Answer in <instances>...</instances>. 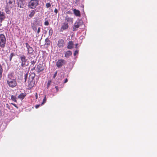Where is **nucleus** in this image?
Wrapping results in <instances>:
<instances>
[{
	"label": "nucleus",
	"instance_id": "f257e3e1",
	"mask_svg": "<svg viewBox=\"0 0 157 157\" xmlns=\"http://www.w3.org/2000/svg\"><path fill=\"white\" fill-rule=\"evenodd\" d=\"M7 84L10 87L13 88L17 85L16 80L12 75H8L6 80Z\"/></svg>",
	"mask_w": 157,
	"mask_h": 157
},
{
	"label": "nucleus",
	"instance_id": "a211bd4d",
	"mask_svg": "<svg viewBox=\"0 0 157 157\" xmlns=\"http://www.w3.org/2000/svg\"><path fill=\"white\" fill-rule=\"evenodd\" d=\"M35 75L34 72H30L29 76V80H34V78Z\"/></svg>",
	"mask_w": 157,
	"mask_h": 157
},
{
	"label": "nucleus",
	"instance_id": "4c0bfd02",
	"mask_svg": "<svg viewBox=\"0 0 157 157\" xmlns=\"http://www.w3.org/2000/svg\"><path fill=\"white\" fill-rule=\"evenodd\" d=\"M79 0H74V2L75 3V4H77V3L79 2Z\"/></svg>",
	"mask_w": 157,
	"mask_h": 157
},
{
	"label": "nucleus",
	"instance_id": "4be33fe9",
	"mask_svg": "<svg viewBox=\"0 0 157 157\" xmlns=\"http://www.w3.org/2000/svg\"><path fill=\"white\" fill-rule=\"evenodd\" d=\"M36 12V10H34L31 11L30 14L29 15V16L30 17H32L35 14Z\"/></svg>",
	"mask_w": 157,
	"mask_h": 157
},
{
	"label": "nucleus",
	"instance_id": "4468645a",
	"mask_svg": "<svg viewBox=\"0 0 157 157\" xmlns=\"http://www.w3.org/2000/svg\"><path fill=\"white\" fill-rule=\"evenodd\" d=\"M11 9V7L10 6H9V5L7 4L6 6L5 7V11L6 13L8 14H10L11 12L10 11V10Z\"/></svg>",
	"mask_w": 157,
	"mask_h": 157
},
{
	"label": "nucleus",
	"instance_id": "f8f14e48",
	"mask_svg": "<svg viewBox=\"0 0 157 157\" xmlns=\"http://www.w3.org/2000/svg\"><path fill=\"white\" fill-rule=\"evenodd\" d=\"M28 86L29 88H31L34 85L35 81L34 80H28Z\"/></svg>",
	"mask_w": 157,
	"mask_h": 157
},
{
	"label": "nucleus",
	"instance_id": "aec40b11",
	"mask_svg": "<svg viewBox=\"0 0 157 157\" xmlns=\"http://www.w3.org/2000/svg\"><path fill=\"white\" fill-rule=\"evenodd\" d=\"M72 54V52L70 51H68L65 52V57H68L71 56Z\"/></svg>",
	"mask_w": 157,
	"mask_h": 157
},
{
	"label": "nucleus",
	"instance_id": "c85d7f7f",
	"mask_svg": "<svg viewBox=\"0 0 157 157\" xmlns=\"http://www.w3.org/2000/svg\"><path fill=\"white\" fill-rule=\"evenodd\" d=\"M51 6V4L50 3H47L46 4V7L47 8H48Z\"/></svg>",
	"mask_w": 157,
	"mask_h": 157
},
{
	"label": "nucleus",
	"instance_id": "79ce46f5",
	"mask_svg": "<svg viewBox=\"0 0 157 157\" xmlns=\"http://www.w3.org/2000/svg\"><path fill=\"white\" fill-rule=\"evenodd\" d=\"M35 97L36 99H37L38 98V95L37 93H36L35 94Z\"/></svg>",
	"mask_w": 157,
	"mask_h": 157
},
{
	"label": "nucleus",
	"instance_id": "72a5a7b5",
	"mask_svg": "<svg viewBox=\"0 0 157 157\" xmlns=\"http://www.w3.org/2000/svg\"><path fill=\"white\" fill-rule=\"evenodd\" d=\"M57 71H56V72L55 73V74H54L53 76V78H55L56 76L57 75Z\"/></svg>",
	"mask_w": 157,
	"mask_h": 157
},
{
	"label": "nucleus",
	"instance_id": "b1692460",
	"mask_svg": "<svg viewBox=\"0 0 157 157\" xmlns=\"http://www.w3.org/2000/svg\"><path fill=\"white\" fill-rule=\"evenodd\" d=\"M45 45H49L51 43V41L50 40L48 39V38H47L45 40Z\"/></svg>",
	"mask_w": 157,
	"mask_h": 157
},
{
	"label": "nucleus",
	"instance_id": "393cba45",
	"mask_svg": "<svg viewBox=\"0 0 157 157\" xmlns=\"http://www.w3.org/2000/svg\"><path fill=\"white\" fill-rule=\"evenodd\" d=\"M11 99L13 101H14V102H17V101L16 100V97L15 96H13V95H12L11 96Z\"/></svg>",
	"mask_w": 157,
	"mask_h": 157
},
{
	"label": "nucleus",
	"instance_id": "49530a36",
	"mask_svg": "<svg viewBox=\"0 0 157 157\" xmlns=\"http://www.w3.org/2000/svg\"><path fill=\"white\" fill-rule=\"evenodd\" d=\"M12 58H10V61H11L12 60Z\"/></svg>",
	"mask_w": 157,
	"mask_h": 157
},
{
	"label": "nucleus",
	"instance_id": "423d86ee",
	"mask_svg": "<svg viewBox=\"0 0 157 157\" xmlns=\"http://www.w3.org/2000/svg\"><path fill=\"white\" fill-rule=\"evenodd\" d=\"M66 63L65 60L63 59H59L56 62V65L58 68H60L62 66L65 65Z\"/></svg>",
	"mask_w": 157,
	"mask_h": 157
},
{
	"label": "nucleus",
	"instance_id": "2eb2a0df",
	"mask_svg": "<svg viewBox=\"0 0 157 157\" xmlns=\"http://www.w3.org/2000/svg\"><path fill=\"white\" fill-rule=\"evenodd\" d=\"M65 21L69 23H71V24L72 23L73 21V18L69 17L68 16H67L65 18Z\"/></svg>",
	"mask_w": 157,
	"mask_h": 157
},
{
	"label": "nucleus",
	"instance_id": "58836bf2",
	"mask_svg": "<svg viewBox=\"0 0 157 157\" xmlns=\"http://www.w3.org/2000/svg\"><path fill=\"white\" fill-rule=\"evenodd\" d=\"M55 88L56 89V92H57L59 91V89H58V87L57 86H56L55 87Z\"/></svg>",
	"mask_w": 157,
	"mask_h": 157
},
{
	"label": "nucleus",
	"instance_id": "5701e85b",
	"mask_svg": "<svg viewBox=\"0 0 157 157\" xmlns=\"http://www.w3.org/2000/svg\"><path fill=\"white\" fill-rule=\"evenodd\" d=\"M3 71L2 65L0 64V80L1 79L2 77V73Z\"/></svg>",
	"mask_w": 157,
	"mask_h": 157
},
{
	"label": "nucleus",
	"instance_id": "0eeeda50",
	"mask_svg": "<svg viewBox=\"0 0 157 157\" xmlns=\"http://www.w3.org/2000/svg\"><path fill=\"white\" fill-rule=\"evenodd\" d=\"M25 44L27 49V54H32L34 51L32 47H31L28 43H26Z\"/></svg>",
	"mask_w": 157,
	"mask_h": 157
},
{
	"label": "nucleus",
	"instance_id": "f704fd0d",
	"mask_svg": "<svg viewBox=\"0 0 157 157\" xmlns=\"http://www.w3.org/2000/svg\"><path fill=\"white\" fill-rule=\"evenodd\" d=\"M14 56V55L13 53H11L10 56V58H12Z\"/></svg>",
	"mask_w": 157,
	"mask_h": 157
},
{
	"label": "nucleus",
	"instance_id": "7ed1b4c3",
	"mask_svg": "<svg viewBox=\"0 0 157 157\" xmlns=\"http://www.w3.org/2000/svg\"><path fill=\"white\" fill-rule=\"evenodd\" d=\"M39 0H30L28 3V7L31 9H34L39 5Z\"/></svg>",
	"mask_w": 157,
	"mask_h": 157
},
{
	"label": "nucleus",
	"instance_id": "6e6552de",
	"mask_svg": "<svg viewBox=\"0 0 157 157\" xmlns=\"http://www.w3.org/2000/svg\"><path fill=\"white\" fill-rule=\"evenodd\" d=\"M65 44L64 40L62 39H60L59 40L57 43V46L59 48H63Z\"/></svg>",
	"mask_w": 157,
	"mask_h": 157
},
{
	"label": "nucleus",
	"instance_id": "1a4fd4ad",
	"mask_svg": "<svg viewBox=\"0 0 157 157\" xmlns=\"http://www.w3.org/2000/svg\"><path fill=\"white\" fill-rule=\"evenodd\" d=\"M25 0H18L17 5L19 7L23 8L25 6Z\"/></svg>",
	"mask_w": 157,
	"mask_h": 157
},
{
	"label": "nucleus",
	"instance_id": "cd10ccee",
	"mask_svg": "<svg viewBox=\"0 0 157 157\" xmlns=\"http://www.w3.org/2000/svg\"><path fill=\"white\" fill-rule=\"evenodd\" d=\"M52 83V81L51 80H49L47 83V89H48L49 86H50L51 83Z\"/></svg>",
	"mask_w": 157,
	"mask_h": 157
},
{
	"label": "nucleus",
	"instance_id": "c756f323",
	"mask_svg": "<svg viewBox=\"0 0 157 157\" xmlns=\"http://www.w3.org/2000/svg\"><path fill=\"white\" fill-rule=\"evenodd\" d=\"M28 73H27L26 74H25L24 75V78H25V82H26L28 77Z\"/></svg>",
	"mask_w": 157,
	"mask_h": 157
},
{
	"label": "nucleus",
	"instance_id": "7c9ffc66",
	"mask_svg": "<svg viewBox=\"0 0 157 157\" xmlns=\"http://www.w3.org/2000/svg\"><path fill=\"white\" fill-rule=\"evenodd\" d=\"M46 101V96H45L44 98L43 99V102L41 103V105L44 104L45 103Z\"/></svg>",
	"mask_w": 157,
	"mask_h": 157
},
{
	"label": "nucleus",
	"instance_id": "09e8293b",
	"mask_svg": "<svg viewBox=\"0 0 157 157\" xmlns=\"http://www.w3.org/2000/svg\"><path fill=\"white\" fill-rule=\"evenodd\" d=\"M34 69H35V67H34V68L33 69H32V70Z\"/></svg>",
	"mask_w": 157,
	"mask_h": 157
},
{
	"label": "nucleus",
	"instance_id": "a878e982",
	"mask_svg": "<svg viewBox=\"0 0 157 157\" xmlns=\"http://www.w3.org/2000/svg\"><path fill=\"white\" fill-rule=\"evenodd\" d=\"M14 0H6V2L7 3V4H11L13 1H14Z\"/></svg>",
	"mask_w": 157,
	"mask_h": 157
},
{
	"label": "nucleus",
	"instance_id": "9d476101",
	"mask_svg": "<svg viewBox=\"0 0 157 157\" xmlns=\"http://www.w3.org/2000/svg\"><path fill=\"white\" fill-rule=\"evenodd\" d=\"M69 25L68 23L66 22L63 23L61 25L60 31L62 32L63 30L68 29Z\"/></svg>",
	"mask_w": 157,
	"mask_h": 157
},
{
	"label": "nucleus",
	"instance_id": "ea45409f",
	"mask_svg": "<svg viewBox=\"0 0 157 157\" xmlns=\"http://www.w3.org/2000/svg\"><path fill=\"white\" fill-rule=\"evenodd\" d=\"M11 104L13 105L14 106H15V107H16L17 109L18 108V107H17V106L15 104L11 103Z\"/></svg>",
	"mask_w": 157,
	"mask_h": 157
},
{
	"label": "nucleus",
	"instance_id": "a18cd8bd",
	"mask_svg": "<svg viewBox=\"0 0 157 157\" xmlns=\"http://www.w3.org/2000/svg\"><path fill=\"white\" fill-rule=\"evenodd\" d=\"M6 107L8 108V109H10L9 105L8 104H6Z\"/></svg>",
	"mask_w": 157,
	"mask_h": 157
},
{
	"label": "nucleus",
	"instance_id": "de8ad7c7",
	"mask_svg": "<svg viewBox=\"0 0 157 157\" xmlns=\"http://www.w3.org/2000/svg\"><path fill=\"white\" fill-rule=\"evenodd\" d=\"M78 44H76V47H77V45H78Z\"/></svg>",
	"mask_w": 157,
	"mask_h": 157
},
{
	"label": "nucleus",
	"instance_id": "dca6fc26",
	"mask_svg": "<svg viewBox=\"0 0 157 157\" xmlns=\"http://www.w3.org/2000/svg\"><path fill=\"white\" fill-rule=\"evenodd\" d=\"M74 43L72 41H69L68 44L67 46V48L69 49H71L73 47Z\"/></svg>",
	"mask_w": 157,
	"mask_h": 157
},
{
	"label": "nucleus",
	"instance_id": "20e7f679",
	"mask_svg": "<svg viewBox=\"0 0 157 157\" xmlns=\"http://www.w3.org/2000/svg\"><path fill=\"white\" fill-rule=\"evenodd\" d=\"M6 44V38L5 35L3 34H0V47L4 48Z\"/></svg>",
	"mask_w": 157,
	"mask_h": 157
},
{
	"label": "nucleus",
	"instance_id": "c03bdc74",
	"mask_svg": "<svg viewBox=\"0 0 157 157\" xmlns=\"http://www.w3.org/2000/svg\"><path fill=\"white\" fill-rule=\"evenodd\" d=\"M67 81H68V79L67 78H66L65 80V81H64V83H66L67 82Z\"/></svg>",
	"mask_w": 157,
	"mask_h": 157
},
{
	"label": "nucleus",
	"instance_id": "f03ea898",
	"mask_svg": "<svg viewBox=\"0 0 157 157\" xmlns=\"http://www.w3.org/2000/svg\"><path fill=\"white\" fill-rule=\"evenodd\" d=\"M19 58L20 59V63H21V67H23L28 65L27 59L24 55H20Z\"/></svg>",
	"mask_w": 157,
	"mask_h": 157
},
{
	"label": "nucleus",
	"instance_id": "ddd939ff",
	"mask_svg": "<svg viewBox=\"0 0 157 157\" xmlns=\"http://www.w3.org/2000/svg\"><path fill=\"white\" fill-rule=\"evenodd\" d=\"M5 18V13L3 12L0 11V22L1 23Z\"/></svg>",
	"mask_w": 157,
	"mask_h": 157
},
{
	"label": "nucleus",
	"instance_id": "2f4dec72",
	"mask_svg": "<svg viewBox=\"0 0 157 157\" xmlns=\"http://www.w3.org/2000/svg\"><path fill=\"white\" fill-rule=\"evenodd\" d=\"M44 25L46 26L48 25H49L48 21H46L44 23Z\"/></svg>",
	"mask_w": 157,
	"mask_h": 157
},
{
	"label": "nucleus",
	"instance_id": "9b49d317",
	"mask_svg": "<svg viewBox=\"0 0 157 157\" xmlns=\"http://www.w3.org/2000/svg\"><path fill=\"white\" fill-rule=\"evenodd\" d=\"M44 69V67L43 64H40L37 66L36 71L38 73H40L43 71Z\"/></svg>",
	"mask_w": 157,
	"mask_h": 157
},
{
	"label": "nucleus",
	"instance_id": "6ab92c4d",
	"mask_svg": "<svg viewBox=\"0 0 157 157\" xmlns=\"http://www.w3.org/2000/svg\"><path fill=\"white\" fill-rule=\"evenodd\" d=\"M31 25L32 29L36 32L37 31V26L38 24L36 23H33Z\"/></svg>",
	"mask_w": 157,
	"mask_h": 157
},
{
	"label": "nucleus",
	"instance_id": "f3484780",
	"mask_svg": "<svg viewBox=\"0 0 157 157\" xmlns=\"http://www.w3.org/2000/svg\"><path fill=\"white\" fill-rule=\"evenodd\" d=\"M73 11L74 14L76 16L80 17V13L79 10L74 9L73 10Z\"/></svg>",
	"mask_w": 157,
	"mask_h": 157
},
{
	"label": "nucleus",
	"instance_id": "e433bc0d",
	"mask_svg": "<svg viewBox=\"0 0 157 157\" xmlns=\"http://www.w3.org/2000/svg\"><path fill=\"white\" fill-rule=\"evenodd\" d=\"M78 51L76 50L75 51L74 53V55L75 56L76 55L78 54Z\"/></svg>",
	"mask_w": 157,
	"mask_h": 157
},
{
	"label": "nucleus",
	"instance_id": "a19ab883",
	"mask_svg": "<svg viewBox=\"0 0 157 157\" xmlns=\"http://www.w3.org/2000/svg\"><path fill=\"white\" fill-rule=\"evenodd\" d=\"M54 12L56 14L58 12V10L56 8L54 11Z\"/></svg>",
	"mask_w": 157,
	"mask_h": 157
},
{
	"label": "nucleus",
	"instance_id": "39448f33",
	"mask_svg": "<svg viewBox=\"0 0 157 157\" xmlns=\"http://www.w3.org/2000/svg\"><path fill=\"white\" fill-rule=\"evenodd\" d=\"M82 21L80 20H79L78 21H76L75 23L73 26V30L74 31H76L78 30V29L81 25H82Z\"/></svg>",
	"mask_w": 157,
	"mask_h": 157
},
{
	"label": "nucleus",
	"instance_id": "412c9836",
	"mask_svg": "<svg viewBox=\"0 0 157 157\" xmlns=\"http://www.w3.org/2000/svg\"><path fill=\"white\" fill-rule=\"evenodd\" d=\"M26 94L24 93H21L18 96V98L21 100L23 99L26 96Z\"/></svg>",
	"mask_w": 157,
	"mask_h": 157
},
{
	"label": "nucleus",
	"instance_id": "bb28decb",
	"mask_svg": "<svg viewBox=\"0 0 157 157\" xmlns=\"http://www.w3.org/2000/svg\"><path fill=\"white\" fill-rule=\"evenodd\" d=\"M53 33V30L52 29V28H51L49 30L48 34L49 36H52Z\"/></svg>",
	"mask_w": 157,
	"mask_h": 157
},
{
	"label": "nucleus",
	"instance_id": "473e14b6",
	"mask_svg": "<svg viewBox=\"0 0 157 157\" xmlns=\"http://www.w3.org/2000/svg\"><path fill=\"white\" fill-rule=\"evenodd\" d=\"M36 60H34L33 61H31V64L34 65L36 63Z\"/></svg>",
	"mask_w": 157,
	"mask_h": 157
},
{
	"label": "nucleus",
	"instance_id": "37998d69",
	"mask_svg": "<svg viewBox=\"0 0 157 157\" xmlns=\"http://www.w3.org/2000/svg\"><path fill=\"white\" fill-rule=\"evenodd\" d=\"M40 106V105H36L35 106L36 108V109L38 108Z\"/></svg>",
	"mask_w": 157,
	"mask_h": 157
},
{
	"label": "nucleus",
	"instance_id": "c9c22d12",
	"mask_svg": "<svg viewBox=\"0 0 157 157\" xmlns=\"http://www.w3.org/2000/svg\"><path fill=\"white\" fill-rule=\"evenodd\" d=\"M40 28L39 27L37 31V33L38 34H39V33L40 32Z\"/></svg>",
	"mask_w": 157,
	"mask_h": 157
}]
</instances>
